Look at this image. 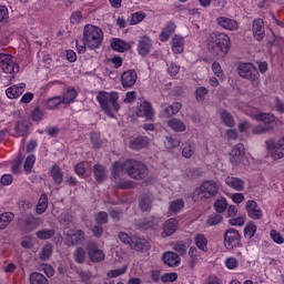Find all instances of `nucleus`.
Wrapping results in <instances>:
<instances>
[{"label": "nucleus", "instance_id": "1", "mask_svg": "<svg viewBox=\"0 0 284 284\" xmlns=\"http://www.w3.org/2000/svg\"><path fill=\"white\" fill-rule=\"evenodd\" d=\"M103 43V30L97 26L87 24L83 29L82 42L77 41L79 54H85V48L97 50Z\"/></svg>", "mask_w": 284, "mask_h": 284}, {"label": "nucleus", "instance_id": "2", "mask_svg": "<svg viewBox=\"0 0 284 284\" xmlns=\"http://www.w3.org/2000/svg\"><path fill=\"white\" fill-rule=\"evenodd\" d=\"M210 52L217 57H225L230 50V36L225 32L214 31L207 37Z\"/></svg>", "mask_w": 284, "mask_h": 284}, {"label": "nucleus", "instance_id": "3", "mask_svg": "<svg viewBox=\"0 0 284 284\" xmlns=\"http://www.w3.org/2000/svg\"><path fill=\"white\" fill-rule=\"evenodd\" d=\"M97 101L100 103L102 112L110 116V119H114L113 112H119V110H121V105L119 104V93L115 91L110 93L100 91L97 95Z\"/></svg>", "mask_w": 284, "mask_h": 284}, {"label": "nucleus", "instance_id": "4", "mask_svg": "<svg viewBox=\"0 0 284 284\" xmlns=\"http://www.w3.org/2000/svg\"><path fill=\"white\" fill-rule=\"evenodd\" d=\"M221 192L219 182L214 180L204 181L193 193V201H207L214 199Z\"/></svg>", "mask_w": 284, "mask_h": 284}, {"label": "nucleus", "instance_id": "5", "mask_svg": "<svg viewBox=\"0 0 284 284\" xmlns=\"http://www.w3.org/2000/svg\"><path fill=\"white\" fill-rule=\"evenodd\" d=\"M124 172L131 179H135L136 181H142L149 174L148 166H145L143 162L136 160H126L124 162Z\"/></svg>", "mask_w": 284, "mask_h": 284}, {"label": "nucleus", "instance_id": "6", "mask_svg": "<svg viewBox=\"0 0 284 284\" xmlns=\"http://www.w3.org/2000/svg\"><path fill=\"white\" fill-rule=\"evenodd\" d=\"M237 73L242 79H247L254 88L258 85V71L252 63H241L237 68Z\"/></svg>", "mask_w": 284, "mask_h": 284}, {"label": "nucleus", "instance_id": "7", "mask_svg": "<svg viewBox=\"0 0 284 284\" xmlns=\"http://www.w3.org/2000/svg\"><path fill=\"white\" fill-rule=\"evenodd\" d=\"M265 145L266 150L271 152L273 161L284 159V138L280 139L277 142H274V140H266Z\"/></svg>", "mask_w": 284, "mask_h": 284}, {"label": "nucleus", "instance_id": "8", "mask_svg": "<svg viewBox=\"0 0 284 284\" xmlns=\"http://www.w3.org/2000/svg\"><path fill=\"white\" fill-rule=\"evenodd\" d=\"M0 68L6 74H17L19 64L11 54L0 53Z\"/></svg>", "mask_w": 284, "mask_h": 284}, {"label": "nucleus", "instance_id": "9", "mask_svg": "<svg viewBox=\"0 0 284 284\" xmlns=\"http://www.w3.org/2000/svg\"><path fill=\"white\" fill-rule=\"evenodd\" d=\"M224 246L226 250H234L241 247V233L236 229H229L224 233Z\"/></svg>", "mask_w": 284, "mask_h": 284}, {"label": "nucleus", "instance_id": "10", "mask_svg": "<svg viewBox=\"0 0 284 284\" xmlns=\"http://www.w3.org/2000/svg\"><path fill=\"white\" fill-rule=\"evenodd\" d=\"M135 114L136 116L146 119V121H154V108H152V104L148 101L136 106Z\"/></svg>", "mask_w": 284, "mask_h": 284}, {"label": "nucleus", "instance_id": "11", "mask_svg": "<svg viewBox=\"0 0 284 284\" xmlns=\"http://www.w3.org/2000/svg\"><path fill=\"white\" fill-rule=\"evenodd\" d=\"M252 34L255 41H263L265 39V22L261 18H256L252 22Z\"/></svg>", "mask_w": 284, "mask_h": 284}, {"label": "nucleus", "instance_id": "12", "mask_svg": "<svg viewBox=\"0 0 284 284\" xmlns=\"http://www.w3.org/2000/svg\"><path fill=\"white\" fill-rule=\"evenodd\" d=\"M245 210L248 219H253V221H261L263 219V211L258 207V204L254 200H250L246 202Z\"/></svg>", "mask_w": 284, "mask_h": 284}, {"label": "nucleus", "instance_id": "13", "mask_svg": "<svg viewBox=\"0 0 284 284\" xmlns=\"http://www.w3.org/2000/svg\"><path fill=\"white\" fill-rule=\"evenodd\" d=\"M225 185L234 190L235 192H244L245 191V180L236 176H226L224 180Z\"/></svg>", "mask_w": 284, "mask_h": 284}, {"label": "nucleus", "instance_id": "14", "mask_svg": "<svg viewBox=\"0 0 284 284\" xmlns=\"http://www.w3.org/2000/svg\"><path fill=\"white\" fill-rule=\"evenodd\" d=\"M216 23L220 28H223V30H229L230 32L239 30V22L232 18L219 17L216 18Z\"/></svg>", "mask_w": 284, "mask_h": 284}, {"label": "nucleus", "instance_id": "15", "mask_svg": "<svg viewBox=\"0 0 284 284\" xmlns=\"http://www.w3.org/2000/svg\"><path fill=\"white\" fill-rule=\"evenodd\" d=\"M138 52L141 57H146L149 52H152V39L148 36L140 38L138 42Z\"/></svg>", "mask_w": 284, "mask_h": 284}, {"label": "nucleus", "instance_id": "16", "mask_svg": "<svg viewBox=\"0 0 284 284\" xmlns=\"http://www.w3.org/2000/svg\"><path fill=\"white\" fill-rule=\"evenodd\" d=\"M244 154H245V146L243 145V143L235 145L230 153V161L232 165H239Z\"/></svg>", "mask_w": 284, "mask_h": 284}, {"label": "nucleus", "instance_id": "17", "mask_svg": "<svg viewBox=\"0 0 284 284\" xmlns=\"http://www.w3.org/2000/svg\"><path fill=\"white\" fill-rule=\"evenodd\" d=\"M136 71L135 70H128L122 73L121 75V83L123 88H132L136 83Z\"/></svg>", "mask_w": 284, "mask_h": 284}, {"label": "nucleus", "instance_id": "18", "mask_svg": "<svg viewBox=\"0 0 284 284\" xmlns=\"http://www.w3.org/2000/svg\"><path fill=\"white\" fill-rule=\"evenodd\" d=\"M151 247L152 245L149 243L148 240L136 236L132 237L131 248L135 250V252H148Z\"/></svg>", "mask_w": 284, "mask_h": 284}, {"label": "nucleus", "instance_id": "19", "mask_svg": "<svg viewBox=\"0 0 284 284\" xmlns=\"http://www.w3.org/2000/svg\"><path fill=\"white\" fill-rule=\"evenodd\" d=\"M83 241H85V233L81 230L67 234V245H79V243H83Z\"/></svg>", "mask_w": 284, "mask_h": 284}, {"label": "nucleus", "instance_id": "20", "mask_svg": "<svg viewBox=\"0 0 284 284\" xmlns=\"http://www.w3.org/2000/svg\"><path fill=\"white\" fill-rule=\"evenodd\" d=\"M176 230H179V222L176 219L168 220L163 225L162 237L168 239V236H172Z\"/></svg>", "mask_w": 284, "mask_h": 284}, {"label": "nucleus", "instance_id": "21", "mask_svg": "<svg viewBox=\"0 0 284 284\" xmlns=\"http://www.w3.org/2000/svg\"><path fill=\"white\" fill-rule=\"evenodd\" d=\"M88 253L92 263H101V261L105 260V253L94 245L88 246Z\"/></svg>", "mask_w": 284, "mask_h": 284}, {"label": "nucleus", "instance_id": "22", "mask_svg": "<svg viewBox=\"0 0 284 284\" xmlns=\"http://www.w3.org/2000/svg\"><path fill=\"white\" fill-rule=\"evenodd\" d=\"M23 92H26V83L22 82L18 85L9 87L6 90V95L8 97V99H19V97H21Z\"/></svg>", "mask_w": 284, "mask_h": 284}, {"label": "nucleus", "instance_id": "23", "mask_svg": "<svg viewBox=\"0 0 284 284\" xmlns=\"http://www.w3.org/2000/svg\"><path fill=\"white\" fill-rule=\"evenodd\" d=\"M123 172H125V164L121 162H115L113 164V170L111 173V181H113L114 185H116L121 181Z\"/></svg>", "mask_w": 284, "mask_h": 284}, {"label": "nucleus", "instance_id": "24", "mask_svg": "<svg viewBox=\"0 0 284 284\" xmlns=\"http://www.w3.org/2000/svg\"><path fill=\"white\" fill-rule=\"evenodd\" d=\"M163 262L165 265H169V267H176L181 265V256L174 252H165L163 254Z\"/></svg>", "mask_w": 284, "mask_h": 284}, {"label": "nucleus", "instance_id": "25", "mask_svg": "<svg viewBox=\"0 0 284 284\" xmlns=\"http://www.w3.org/2000/svg\"><path fill=\"white\" fill-rule=\"evenodd\" d=\"M166 125L173 131V132H185L187 130V125L183 120L178 119V118H171L168 122Z\"/></svg>", "mask_w": 284, "mask_h": 284}, {"label": "nucleus", "instance_id": "26", "mask_svg": "<svg viewBox=\"0 0 284 284\" xmlns=\"http://www.w3.org/2000/svg\"><path fill=\"white\" fill-rule=\"evenodd\" d=\"M22 222L24 232H32L39 225V219L34 217V215H24Z\"/></svg>", "mask_w": 284, "mask_h": 284}, {"label": "nucleus", "instance_id": "27", "mask_svg": "<svg viewBox=\"0 0 284 284\" xmlns=\"http://www.w3.org/2000/svg\"><path fill=\"white\" fill-rule=\"evenodd\" d=\"M174 32H176V24L172 21L168 22L160 34V41H168Z\"/></svg>", "mask_w": 284, "mask_h": 284}, {"label": "nucleus", "instance_id": "28", "mask_svg": "<svg viewBox=\"0 0 284 284\" xmlns=\"http://www.w3.org/2000/svg\"><path fill=\"white\" fill-rule=\"evenodd\" d=\"M148 145H150V139H148V136H138L130 141L131 150H143V148H148Z\"/></svg>", "mask_w": 284, "mask_h": 284}, {"label": "nucleus", "instance_id": "29", "mask_svg": "<svg viewBox=\"0 0 284 284\" xmlns=\"http://www.w3.org/2000/svg\"><path fill=\"white\" fill-rule=\"evenodd\" d=\"M181 108H183L181 102H174L173 104L164 108L162 111V116H165V119H171V116H174L178 112H181Z\"/></svg>", "mask_w": 284, "mask_h": 284}, {"label": "nucleus", "instance_id": "30", "mask_svg": "<svg viewBox=\"0 0 284 284\" xmlns=\"http://www.w3.org/2000/svg\"><path fill=\"white\" fill-rule=\"evenodd\" d=\"M93 174L98 183H103L105 179H108V170L101 164H95L93 166Z\"/></svg>", "mask_w": 284, "mask_h": 284}, {"label": "nucleus", "instance_id": "31", "mask_svg": "<svg viewBox=\"0 0 284 284\" xmlns=\"http://www.w3.org/2000/svg\"><path fill=\"white\" fill-rule=\"evenodd\" d=\"M185 45V40L181 36H174L172 39V50L174 54H182Z\"/></svg>", "mask_w": 284, "mask_h": 284}, {"label": "nucleus", "instance_id": "32", "mask_svg": "<svg viewBox=\"0 0 284 284\" xmlns=\"http://www.w3.org/2000/svg\"><path fill=\"white\" fill-rule=\"evenodd\" d=\"M13 130L17 136H28V131L30 130V126L28 125L27 120H20L16 123Z\"/></svg>", "mask_w": 284, "mask_h": 284}, {"label": "nucleus", "instance_id": "33", "mask_svg": "<svg viewBox=\"0 0 284 284\" xmlns=\"http://www.w3.org/2000/svg\"><path fill=\"white\" fill-rule=\"evenodd\" d=\"M111 48L115 52H128V50H130V44L119 38H114L111 42Z\"/></svg>", "mask_w": 284, "mask_h": 284}, {"label": "nucleus", "instance_id": "34", "mask_svg": "<svg viewBox=\"0 0 284 284\" xmlns=\"http://www.w3.org/2000/svg\"><path fill=\"white\" fill-rule=\"evenodd\" d=\"M219 114H220V119H222L224 125H226L227 128H234V125H236V122L234 121V116L232 115V113L227 112V110L221 109L219 111Z\"/></svg>", "mask_w": 284, "mask_h": 284}, {"label": "nucleus", "instance_id": "35", "mask_svg": "<svg viewBox=\"0 0 284 284\" xmlns=\"http://www.w3.org/2000/svg\"><path fill=\"white\" fill-rule=\"evenodd\" d=\"M160 223L161 217L151 216L142 220L140 223V227H142V230H150L151 227H156V225H159Z\"/></svg>", "mask_w": 284, "mask_h": 284}, {"label": "nucleus", "instance_id": "36", "mask_svg": "<svg viewBox=\"0 0 284 284\" xmlns=\"http://www.w3.org/2000/svg\"><path fill=\"white\" fill-rule=\"evenodd\" d=\"M50 175L52 176L55 185H61V183H63V171H61L59 165H53L51 168Z\"/></svg>", "mask_w": 284, "mask_h": 284}, {"label": "nucleus", "instance_id": "37", "mask_svg": "<svg viewBox=\"0 0 284 284\" xmlns=\"http://www.w3.org/2000/svg\"><path fill=\"white\" fill-rule=\"evenodd\" d=\"M79 93L74 89H68L61 97L63 105H69L72 103Z\"/></svg>", "mask_w": 284, "mask_h": 284}, {"label": "nucleus", "instance_id": "38", "mask_svg": "<svg viewBox=\"0 0 284 284\" xmlns=\"http://www.w3.org/2000/svg\"><path fill=\"white\" fill-rule=\"evenodd\" d=\"M194 152H196L194 143L187 141L182 144V156H184V159H192V156H194Z\"/></svg>", "mask_w": 284, "mask_h": 284}, {"label": "nucleus", "instance_id": "39", "mask_svg": "<svg viewBox=\"0 0 284 284\" xmlns=\"http://www.w3.org/2000/svg\"><path fill=\"white\" fill-rule=\"evenodd\" d=\"M14 221V213L6 212L0 215V230H6Z\"/></svg>", "mask_w": 284, "mask_h": 284}, {"label": "nucleus", "instance_id": "40", "mask_svg": "<svg viewBox=\"0 0 284 284\" xmlns=\"http://www.w3.org/2000/svg\"><path fill=\"white\" fill-rule=\"evenodd\" d=\"M154 199L152 197V195H144L142 196L141 201H140V210L142 212H150L152 210V203H153Z\"/></svg>", "mask_w": 284, "mask_h": 284}, {"label": "nucleus", "instance_id": "41", "mask_svg": "<svg viewBox=\"0 0 284 284\" xmlns=\"http://www.w3.org/2000/svg\"><path fill=\"white\" fill-rule=\"evenodd\" d=\"M183 207H185V202L182 199L175 200L170 203L169 214H179Z\"/></svg>", "mask_w": 284, "mask_h": 284}, {"label": "nucleus", "instance_id": "42", "mask_svg": "<svg viewBox=\"0 0 284 284\" xmlns=\"http://www.w3.org/2000/svg\"><path fill=\"white\" fill-rule=\"evenodd\" d=\"M194 243L197 250H201V252H207V237L203 234H196L194 236Z\"/></svg>", "mask_w": 284, "mask_h": 284}, {"label": "nucleus", "instance_id": "43", "mask_svg": "<svg viewBox=\"0 0 284 284\" xmlns=\"http://www.w3.org/2000/svg\"><path fill=\"white\" fill-rule=\"evenodd\" d=\"M223 223V215L221 213H212L206 217V225L214 227V225H221Z\"/></svg>", "mask_w": 284, "mask_h": 284}, {"label": "nucleus", "instance_id": "44", "mask_svg": "<svg viewBox=\"0 0 284 284\" xmlns=\"http://www.w3.org/2000/svg\"><path fill=\"white\" fill-rule=\"evenodd\" d=\"M47 210H48V195L43 193L38 201L36 212L37 214H44Z\"/></svg>", "mask_w": 284, "mask_h": 284}, {"label": "nucleus", "instance_id": "45", "mask_svg": "<svg viewBox=\"0 0 284 284\" xmlns=\"http://www.w3.org/2000/svg\"><path fill=\"white\" fill-rule=\"evenodd\" d=\"M88 257V253L83 250V247H78L73 252V258L75 263L79 265H83L85 263V258Z\"/></svg>", "mask_w": 284, "mask_h": 284}, {"label": "nucleus", "instance_id": "46", "mask_svg": "<svg viewBox=\"0 0 284 284\" xmlns=\"http://www.w3.org/2000/svg\"><path fill=\"white\" fill-rule=\"evenodd\" d=\"M213 207L217 214H223L227 210V200L225 197L217 199L213 203Z\"/></svg>", "mask_w": 284, "mask_h": 284}, {"label": "nucleus", "instance_id": "47", "mask_svg": "<svg viewBox=\"0 0 284 284\" xmlns=\"http://www.w3.org/2000/svg\"><path fill=\"white\" fill-rule=\"evenodd\" d=\"M254 119L256 121H262V123H265V125L274 123V121H276V118L272 113H258L254 115Z\"/></svg>", "mask_w": 284, "mask_h": 284}, {"label": "nucleus", "instance_id": "48", "mask_svg": "<svg viewBox=\"0 0 284 284\" xmlns=\"http://www.w3.org/2000/svg\"><path fill=\"white\" fill-rule=\"evenodd\" d=\"M61 103H63V101L61 100V95H57L45 100V108L47 110H57V108H59Z\"/></svg>", "mask_w": 284, "mask_h": 284}, {"label": "nucleus", "instance_id": "49", "mask_svg": "<svg viewBox=\"0 0 284 284\" xmlns=\"http://www.w3.org/2000/svg\"><path fill=\"white\" fill-rule=\"evenodd\" d=\"M54 234H55V232L53 229H42V230L36 232V235L41 241H48V239H52V236H54Z\"/></svg>", "mask_w": 284, "mask_h": 284}, {"label": "nucleus", "instance_id": "50", "mask_svg": "<svg viewBox=\"0 0 284 284\" xmlns=\"http://www.w3.org/2000/svg\"><path fill=\"white\" fill-rule=\"evenodd\" d=\"M164 145L166 150H175V148H179V145H181V140L174 136H166Z\"/></svg>", "mask_w": 284, "mask_h": 284}, {"label": "nucleus", "instance_id": "51", "mask_svg": "<svg viewBox=\"0 0 284 284\" xmlns=\"http://www.w3.org/2000/svg\"><path fill=\"white\" fill-rule=\"evenodd\" d=\"M41 261H49L50 256H52V244H45L40 253H39Z\"/></svg>", "mask_w": 284, "mask_h": 284}, {"label": "nucleus", "instance_id": "52", "mask_svg": "<svg viewBox=\"0 0 284 284\" xmlns=\"http://www.w3.org/2000/svg\"><path fill=\"white\" fill-rule=\"evenodd\" d=\"M256 224L254 222H248L244 229V236L245 239H254L256 234Z\"/></svg>", "mask_w": 284, "mask_h": 284}, {"label": "nucleus", "instance_id": "53", "mask_svg": "<svg viewBox=\"0 0 284 284\" xmlns=\"http://www.w3.org/2000/svg\"><path fill=\"white\" fill-rule=\"evenodd\" d=\"M29 278L30 284H48V278L41 273H32Z\"/></svg>", "mask_w": 284, "mask_h": 284}, {"label": "nucleus", "instance_id": "54", "mask_svg": "<svg viewBox=\"0 0 284 284\" xmlns=\"http://www.w3.org/2000/svg\"><path fill=\"white\" fill-rule=\"evenodd\" d=\"M247 217L245 215H240L239 217H231L229 220V225H232L233 227H243L245 225V221Z\"/></svg>", "mask_w": 284, "mask_h": 284}, {"label": "nucleus", "instance_id": "55", "mask_svg": "<svg viewBox=\"0 0 284 284\" xmlns=\"http://www.w3.org/2000/svg\"><path fill=\"white\" fill-rule=\"evenodd\" d=\"M36 161L37 158L33 154L28 155L23 165L24 172H32V168H34Z\"/></svg>", "mask_w": 284, "mask_h": 284}, {"label": "nucleus", "instance_id": "56", "mask_svg": "<svg viewBox=\"0 0 284 284\" xmlns=\"http://www.w3.org/2000/svg\"><path fill=\"white\" fill-rule=\"evenodd\" d=\"M189 256L191 257L190 267L193 268L196 265V261H199V250L191 246L189 250Z\"/></svg>", "mask_w": 284, "mask_h": 284}, {"label": "nucleus", "instance_id": "57", "mask_svg": "<svg viewBox=\"0 0 284 284\" xmlns=\"http://www.w3.org/2000/svg\"><path fill=\"white\" fill-rule=\"evenodd\" d=\"M125 272H128V267H121V268H115V270H111L106 273V276L109 278H118V276H122V274H125Z\"/></svg>", "mask_w": 284, "mask_h": 284}, {"label": "nucleus", "instance_id": "58", "mask_svg": "<svg viewBox=\"0 0 284 284\" xmlns=\"http://www.w3.org/2000/svg\"><path fill=\"white\" fill-rule=\"evenodd\" d=\"M143 19H145V13L144 12L140 11V12L132 13L131 24L136 26L138 23H141V21H143Z\"/></svg>", "mask_w": 284, "mask_h": 284}, {"label": "nucleus", "instance_id": "59", "mask_svg": "<svg viewBox=\"0 0 284 284\" xmlns=\"http://www.w3.org/2000/svg\"><path fill=\"white\" fill-rule=\"evenodd\" d=\"M270 236L274 241V243H277V245H283L284 237L278 233V231L272 230Z\"/></svg>", "mask_w": 284, "mask_h": 284}, {"label": "nucleus", "instance_id": "60", "mask_svg": "<svg viewBox=\"0 0 284 284\" xmlns=\"http://www.w3.org/2000/svg\"><path fill=\"white\" fill-rule=\"evenodd\" d=\"M179 278V274L176 273H166L161 276L162 283H174Z\"/></svg>", "mask_w": 284, "mask_h": 284}, {"label": "nucleus", "instance_id": "61", "mask_svg": "<svg viewBox=\"0 0 284 284\" xmlns=\"http://www.w3.org/2000/svg\"><path fill=\"white\" fill-rule=\"evenodd\" d=\"M10 19L8 14V7L0 6V23H6Z\"/></svg>", "mask_w": 284, "mask_h": 284}, {"label": "nucleus", "instance_id": "62", "mask_svg": "<svg viewBox=\"0 0 284 284\" xmlns=\"http://www.w3.org/2000/svg\"><path fill=\"white\" fill-rule=\"evenodd\" d=\"M115 186H118L119 190H132V187H134V183H132V181L121 180L115 184Z\"/></svg>", "mask_w": 284, "mask_h": 284}, {"label": "nucleus", "instance_id": "63", "mask_svg": "<svg viewBox=\"0 0 284 284\" xmlns=\"http://www.w3.org/2000/svg\"><path fill=\"white\" fill-rule=\"evenodd\" d=\"M95 221H97L98 225H105V223H108V213H105L103 211L98 213L95 216Z\"/></svg>", "mask_w": 284, "mask_h": 284}, {"label": "nucleus", "instance_id": "64", "mask_svg": "<svg viewBox=\"0 0 284 284\" xmlns=\"http://www.w3.org/2000/svg\"><path fill=\"white\" fill-rule=\"evenodd\" d=\"M270 130H272V126L256 125L253 128V134H265V132H270Z\"/></svg>", "mask_w": 284, "mask_h": 284}]
</instances>
